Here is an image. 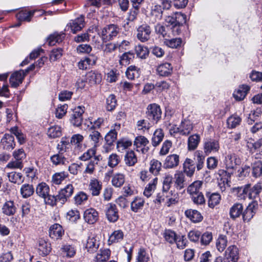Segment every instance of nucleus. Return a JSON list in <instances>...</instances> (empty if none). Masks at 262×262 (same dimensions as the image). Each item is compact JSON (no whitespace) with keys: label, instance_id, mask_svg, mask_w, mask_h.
Returning a JSON list of instances; mask_svg holds the SVG:
<instances>
[{"label":"nucleus","instance_id":"1","mask_svg":"<svg viewBox=\"0 0 262 262\" xmlns=\"http://www.w3.org/2000/svg\"><path fill=\"white\" fill-rule=\"evenodd\" d=\"M262 190V184L260 183H257L253 186L251 187V184H247L244 187L239 188L238 193L241 192L238 197L241 199H246L248 197L249 199L254 200L258 196L259 194Z\"/></svg>","mask_w":262,"mask_h":262},{"label":"nucleus","instance_id":"2","mask_svg":"<svg viewBox=\"0 0 262 262\" xmlns=\"http://www.w3.org/2000/svg\"><path fill=\"white\" fill-rule=\"evenodd\" d=\"M50 187L44 182L38 184L36 188V193L43 198L46 204L54 206L56 205V199L54 195L49 194Z\"/></svg>","mask_w":262,"mask_h":262},{"label":"nucleus","instance_id":"3","mask_svg":"<svg viewBox=\"0 0 262 262\" xmlns=\"http://www.w3.org/2000/svg\"><path fill=\"white\" fill-rule=\"evenodd\" d=\"M120 31V28L116 25L111 24L106 26L101 31V38L103 42L114 39Z\"/></svg>","mask_w":262,"mask_h":262},{"label":"nucleus","instance_id":"4","mask_svg":"<svg viewBox=\"0 0 262 262\" xmlns=\"http://www.w3.org/2000/svg\"><path fill=\"white\" fill-rule=\"evenodd\" d=\"M146 114L149 120L157 123L161 118L162 111L159 105L152 103L148 105Z\"/></svg>","mask_w":262,"mask_h":262},{"label":"nucleus","instance_id":"5","mask_svg":"<svg viewBox=\"0 0 262 262\" xmlns=\"http://www.w3.org/2000/svg\"><path fill=\"white\" fill-rule=\"evenodd\" d=\"M74 187L71 184H69L65 187L61 189L58 194L55 196L56 199V203L59 201L61 204L66 202L68 199L70 198L74 192Z\"/></svg>","mask_w":262,"mask_h":262},{"label":"nucleus","instance_id":"6","mask_svg":"<svg viewBox=\"0 0 262 262\" xmlns=\"http://www.w3.org/2000/svg\"><path fill=\"white\" fill-rule=\"evenodd\" d=\"M84 26V18L83 16L77 17L71 20L66 26L64 31H70L73 33H76L80 31Z\"/></svg>","mask_w":262,"mask_h":262},{"label":"nucleus","instance_id":"7","mask_svg":"<svg viewBox=\"0 0 262 262\" xmlns=\"http://www.w3.org/2000/svg\"><path fill=\"white\" fill-rule=\"evenodd\" d=\"M137 37L140 41L144 42L149 39L151 28L148 25L144 24L140 25L137 28Z\"/></svg>","mask_w":262,"mask_h":262},{"label":"nucleus","instance_id":"8","mask_svg":"<svg viewBox=\"0 0 262 262\" xmlns=\"http://www.w3.org/2000/svg\"><path fill=\"white\" fill-rule=\"evenodd\" d=\"M105 213L106 217L110 222L115 223L119 219L118 210L114 204L108 203L106 205Z\"/></svg>","mask_w":262,"mask_h":262},{"label":"nucleus","instance_id":"9","mask_svg":"<svg viewBox=\"0 0 262 262\" xmlns=\"http://www.w3.org/2000/svg\"><path fill=\"white\" fill-rule=\"evenodd\" d=\"M220 148L217 140L214 139H206L204 143V150L206 155L217 152Z\"/></svg>","mask_w":262,"mask_h":262},{"label":"nucleus","instance_id":"10","mask_svg":"<svg viewBox=\"0 0 262 262\" xmlns=\"http://www.w3.org/2000/svg\"><path fill=\"white\" fill-rule=\"evenodd\" d=\"M238 258V250L236 246H229L225 251L224 262H237Z\"/></svg>","mask_w":262,"mask_h":262},{"label":"nucleus","instance_id":"11","mask_svg":"<svg viewBox=\"0 0 262 262\" xmlns=\"http://www.w3.org/2000/svg\"><path fill=\"white\" fill-rule=\"evenodd\" d=\"M83 113L84 107L79 106L75 108L70 119L71 123L75 126H80L83 122L82 115Z\"/></svg>","mask_w":262,"mask_h":262},{"label":"nucleus","instance_id":"12","mask_svg":"<svg viewBox=\"0 0 262 262\" xmlns=\"http://www.w3.org/2000/svg\"><path fill=\"white\" fill-rule=\"evenodd\" d=\"M112 127L113 128L105 136V141L108 146L112 145L117 140L118 131L120 130L121 125L119 123H115Z\"/></svg>","mask_w":262,"mask_h":262},{"label":"nucleus","instance_id":"13","mask_svg":"<svg viewBox=\"0 0 262 262\" xmlns=\"http://www.w3.org/2000/svg\"><path fill=\"white\" fill-rule=\"evenodd\" d=\"M102 188V183L96 178L90 180L88 189L92 196H98Z\"/></svg>","mask_w":262,"mask_h":262},{"label":"nucleus","instance_id":"14","mask_svg":"<svg viewBox=\"0 0 262 262\" xmlns=\"http://www.w3.org/2000/svg\"><path fill=\"white\" fill-rule=\"evenodd\" d=\"M180 163L179 156L171 154L167 156L164 161V167L166 169H172L177 167Z\"/></svg>","mask_w":262,"mask_h":262},{"label":"nucleus","instance_id":"15","mask_svg":"<svg viewBox=\"0 0 262 262\" xmlns=\"http://www.w3.org/2000/svg\"><path fill=\"white\" fill-rule=\"evenodd\" d=\"M25 76V72L23 70L16 71L13 73L9 79L11 86L12 88H17L22 83Z\"/></svg>","mask_w":262,"mask_h":262},{"label":"nucleus","instance_id":"16","mask_svg":"<svg viewBox=\"0 0 262 262\" xmlns=\"http://www.w3.org/2000/svg\"><path fill=\"white\" fill-rule=\"evenodd\" d=\"M1 144L5 150L8 151L12 150L15 146L13 136L6 134L1 139Z\"/></svg>","mask_w":262,"mask_h":262},{"label":"nucleus","instance_id":"17","mask_svg":"<svg viewBox=\"0 0 262 262\" xmlns=\"http://www.w3.org/2000/svg\"><path fill=\"white\" fill-rule=\"evenodd\" d=\"M240 162L239 159L237 158L236 155L233 154H230L225 157L224 164L226 168L229 170H233L236 165Z\"/></svg>","mask_w":262,"mask_h":262},{"label":"nucleus","instance_id":"18","mask_svg":"<svg viewBox=\"0 0 262 262\" xmlns=\"http://www.w3.org/2000/svg\"><path fill=\"white\" fill-rule=\"evenodd\" d=\"M195 166L194 161L189 158H186L183 164V172L187 177H191L195 171Z\"/></svg>","mask_w":262,"mask_h":262},{"label":"nucleus","instance_id":"19","mask_svg":"<svg viewBox=\"0 0 262 262\" xmlns=\"http://www.w3.org/2000/svg\"><path fill=\"white\" fill-rule=\"evenodd\" d=\"M83 217L86 223L93 224L98 220V213L94 208H89L84 211Z\"/></svg>","mask_w":262,"mask_h":262},{"label":"nucleus","instance_id":"20","mask_svg":"<svg viewBox=\"0 0 262 262\" xmlns=\"http://www.w3.org/2000/svg\"><path fill=\"white\" fill-rule=\"evenodd\" d=\"M64 234V230L61 225L58 224L53 225L50 228V236L54 239L61 238Z\"/></svg>","mask_w":262,"mask_h":262},{"label":"nucleus","instance_id":"21","mask_svg":"<svg viewBox=\"0 0 262 262\" xmlns=\"http://www.w3.org/2000/svg\"><path fill=\"white\" fill-rule=\"evenodd\" d=\"M250 89L248 85L243 84L239 86L238 89L234 92L233 96L237 101L243 100L249 91Z\"/></svg>","mask_w":262,"mask_h":262},{"label":"nucleus","instance_id":"22","mask_svg":"<svg viewBox=\"0 0 262 262\" xmlns=\"http://www.w3.org/2000/svg\"><path fill=\"white\" fill-rule=\"evenodd\" d=\"M185 177L182 171H176L174 175V184L175 187L181 190L185 187Z\"/></svg>","mask_w":262,"mask_h":262},{"label":"nucleus","instance_id":"23","mask_svg":"<svg viewBox=\"0 0 262 262\" xmlns=\"http://www.w3.org/2000/svg\"><path fill=\"white\" fill-rule=\"evenodd\" d=\"M186 216L193 223H199L203 220L201 213L196 210L187 209L185 211Z\"/></svg>","mask_w":262,"mask_h":262},{"label":"nucleus","instance_id":"24","mask_svg":"<svg viewBox=\"0 0 262 262\" xmlns=\"http://www.w3.org/2000/svg\"><path fill=\"white\" fill-rule=\"evenodd\" d=\"M172 71V67L170 63L165 62L158 66L157 72L160 76H168Z\"/></svg>","mask_w":262,"mask_h":262},{"label":"nucleus","instance_id":"25","mask_svg":"<svg viewBox=\"0 0 262 262\" xmlns=\"http://www.w3.org/2000/svg\"><path fill=\"white\" fill-rule=\"evenodd\" d=\"M52 163L55 166L66 165L69 163L68 159L64 156L63 152H58L50 157Z\"/></svg>","mask_w":262,"mask_h":262},{"label":"nucleus","instance_id":"26","mask_svg":"<svg viewBox=\"0 0 262 262\" xmlns=\"http://www.w3.org/2000/svg\"><path fill=\"white\" fill-rule=\"evenodd\" d=\"M124 162L127 166H134L138 162L135 152L132 150L127 151L124 155Z\"/></svg>","mask_w":262,"mask_h":262},{"label":"nucleus","instance_id":"27","mask_svg":"<svg viewBox=\"0 0 262 262\" xmlns=\"http://www.w3.org/2000/svg\"><path fill=\"white\" fill-rule=\"evenodd\" d=\"M185 15L180 13H176L173 16H168L166 19V21L169 24L170 28L176 24H182L183 22L181 21L183 19L185 23Z\"/></svg>","mask_w":262,"mask_h":262},{"label":"nucleus","instance_id":"28","mask_svg":"<svg viewBox=\"0 0 262 262\" xmlns=\"http://www.w3.org/2000/svg\"><path fill=\"white\" fill-rule=\"evenodd\" d=\"M149 143L148 139L144 136H140L136 138L134 141V145L137 148H141V150L143 153L147 151L148 148L145 147Z\"/></svg>","mask_w":262,"mask_h":262},{"label":"nucleus","instance_id":"29","mask_svg":"<svg viewBox=\"0 0 262 262\" xmlns=\"http://www.w3.org/2000/svg\"><path fill=\"white\" fill-rule=\"evenodd\" d=\"M100 160V156H95L93 159H91L86 164V168L83 172L84 173L92 174L95 170V167L98 164Z\"/></svg>","mask_w":262,"mask_h":262},{"label":"nucleus","instance_id":"30","mask_svg":"<svg viewBox=\"0 0 262 262\" xmlns=\"http://www.w3.org/2000/svg\"><path fill=\"white\" fill-rule=\"evenodd\" d=\"M38 250L40 255L46 256L48 255L51 250L50 244L43 239L39 240L38 242Z\"/></svg>","mask_w":262,"mask_h":262},{"label":"nucleus","instance_id":"31","mask_svg":"<svg viewBox=\"0 0 262 262\" xmlns=\"http://www.w3.org/2000/svg\"><path fill=\"white\" fill-rule=\"evenodd\" d=\"M99 241L95 237H89L87 239L86 248L88 251L93 253L98 249Z\"/></svg>","mask_w":262,"mask_h":262},{"label":"nucleus","instance_id":"32","mask_svg":"<svg viewBox=\"0 0 262 262\" xmlns=\"http://www.w3.org/2000/svg\"><path fill=\"white\" fill-rule=\"evenodd\" d=\"M64 38V34L62 32H54L51 34L48 38V42L49 46H54L56 43L61 42Z\"/></svg>","mask_w":262,"mask_h":262},{"label":"nucleus","instance_id":"33","mask_svg":"<svg viewBox=\"0 0 262 262\" xmlns=\"http://www.w3.org/2000/svg\"><path fill=\"white\" fill-rule=\"evenodd\" d=\"M206 195L208 198V205L210 208H213L220 203L221 195L219 193L207 192Z\"/></svg>","mask_w":262,"mask_h":262},{"label":"nucleus","instance_id":"34","mask_svg":"<svg viewBox=\"0 0 262 262\" xmlns=\"http://www.w3.org/2000/svg\"><path fill=\"white\" fill-rule=\"evenodd\" d=\"M180 135L183 136L188 135L193 128L192 123L189 120H184L180 125Z\"/></svg>","mask_w":262,"mask_h":262},{"label":"nucleus","instance_id":"35","mask_svg":"<svg viewBox=\"0 0 262 262\" xmlns=\"http://www.w3.org/2000/svg\"><path fill=\"white\" fill-rule=\"evenodd\" d=\"M34 192V189L32 185L24 184L20 188V193L23 198H28L31 196Z\"/></svg>","mask_w":262,"mask_h":262},{"label":"nucleus","instance_id":"36","mask_svg":"<svg viewBox=\"0 0 262 262\" xmlns=\"http://www.w3.org/2000/svg\"><path fill=\"white\" fill-rule=\"evenodd\" d=\"M203 182L201 181H195L191 183L187 188V192L190 195L201 193L200 189L202 186Z\"/></svg>","mask_w":262,"mask_h":262},{"label":"nucleus","instance_id":"37","mask_svg":"<svg viewBox=\"0 0 262 262\" xmlns=\"http://www.w3.org/2000/svg\"><path fill=\"white\" fill-rule=\"evenodd\" d=\"M35 11L21 10L16 14V18L19 21H26L29 22L33 16Z\"/></svg>","mask_w":262,"mask_h":262},{"label":"nucleus","instance_id":"38","mask_svg":"<svg viewBox=\"0 0 262 262\" xmlns=\"http://www.w3.org/2000/svg\"><path fill=\"white\" fill-rule=\"evenodd\" d=\"M243 211V205L240 203H235L230 208V217L233 219L238 217L242 214Z\"/></svg>","mask_w":262,"mask_h":262},{"label":"nucleus","instance_id":"39","mask_svg":"<svg viewBox=\"0 0 262 262\" xmlns=\"http://www.w3.org/2000/svg\"><path fill=\"white\" fill-rule=\"evenodd\" d=\"M124 237V233L121 230L114 231L109 236L108 244L118 243L121 241Z\"/></svg>","mask_w":262,"mask_h":262},{"label":"nucleus","instance_id":"40","mask_svg":"<svg viewBox=\"0 0 262 262\" xmlns=\"http://www.w3.org/2000/svg\"><path fill=\"white\" fill-rule=\"evenodd\" d=\"M16 211V208L13 201H7L3 205L2 212L6 215L10 216L13 215Z\"/></svg>","mask_w":262,"mask_h":262},{"label":"nucleus","instance_id":"41","mask_svg":"<svg viewBox=\"0 0 262 262\" xmlns=\"http://www.w3.org/2000/svg\"><path fill=\"white\" fill-rule=\"evenodd\" d=\"M164 134L161 128L157 129L154 133L151 144L154 147L157 146L163 139Z\"/></svg>","mask_w":262,"mask_h":262},{"label":"nucleus","instance_id":"42","mask_svg":"<svg viewBox=\"0 0 262 262\" xmlns=\"http://www.w3.org/2000/svg\"><path fill=\"white\" fill-rule=\"evenodd\" d=\"M86 79L90 84H95L101 82V75L98 73L91 71L86 74Z\"/></svg>","mask_w":262,"mask_h":262},{"label":"nucleus","instance_id":"43","mask_svg":"<svg viewBox=\"0 0 262 262\" xmlns=\"http://www.w3.org/2000/svg\"><path fill=\"white\" fill-rule=\"evenodd\" d=\"M9 181L11 183L20 184L24 182V179L21 173L12 171L7 174Z\"/></svg>","mask_w":262,"mask_h":262},{"label":"nucleus","instance_id":"44","mask_svg":"<svg viewBox=\"0 0 262 262\" xmlns=\"http://www.w3.org/2000/svg\"><path fill=\"white\" fill-rule=\"evenodd\" d=\"M157 182L158 179L155 178L146 185L143 192V194L145 196L149 198L152 195L156 188Z\"/></svg>","mask_w":262,"mask_h":262},{"label":"nucleus","instance_id":"45","mask_svg":"<svg viewBox=\"0 0 262 262\" xmlns=\"http://www.w3.org/2000/svg\"><path fill=\"white\" fill-rule=\"evenodd\" d=\"M170 37H166L164 39V44L170 48H178L181 46L182 40L181 38H175L170 39Z\"/></svg>","mask_w":262,"mask_h":262},{"label":"nucleus","instance_id":"46","mask_svg":"<svg viewBox=\"0 0 262 262\" xmlns=\"http://www.w3.org/2000/svg\"><path fill=\"white\" fill-rule=\"evenodd\" d=\"M162 169V163L156 159H152L150 162L149 172L155 176L159 174Z\"/></svg>","mask_w":262,"mask_h":262},{"label":"nucleus","instance_id":"47","mask_svg":"<svg viewBox=\"0 0 262 262\" xmlns=\"http://www.w3.org/2000/svg\"><path fill=\"white\" fill-rule=\"evenodd\" d=\"M262 114V108L260 107L251 111L247 119V123L249 124H252L255 120L258 119Z\"/></svg>","mask_w":262,"mask_h":262},{"label":"nucleus","instance_id":"48","mask_svg":"<svg viewBox=\"0 0 262 262\" xmlns=\"http://www.w3.org/2000/svg\"><path fill=\"white\" fill-rule=\"evenodd\" d=\"M200 141V137L194 134L190 136L188 139V149L189 150H193L196 149Z\"/></svg>","mask_w":262,"mask_h":262},{"label":"nucleus","instance_id":"49","mask_svg":"<svg viewBox=\"0 0 262 262\" xmlns=\"http://www.w3.org/2000/svg\"><path fill=\"white\" fill-rule=\"evenodd\" d=\"M62 253L66 254L67 257H73L75 256L76 249L74 245L66 244L63 245L61 248Z\"/></svg>","mask_w":262,"mask_h":262},{"label":"nucleus","instance_id":"50","mask_svg":"<svg viewBox=\"0 0 262 262\" xmlns=\"http://www.w3.org/2000/svg\"><path fill=\"white\" fill-rule=\"evenodd\" d=\"M125 73L127 78L132 80L140 76V69L135 66H130L127 69Z\"/></svg>","mask_w":262,"mask_h":262},{"label":"nucleus","instance_id":"51","mask_svg":"<svg viewBox=\"0 0 262 262\" xmlns=\"http://www.w3.org/2000/svg\"><path fill=\"white\" fill-rule=\"evenodd\" d=\"M111 251L108 249L100 250L95 257L96 262H105L110 257Z\"/></svg>","mask_w":262,"mask_h":262},{"label":"nucleus","instance_id":"52","mask_svg":"<svg viewBox=\"0 0 262 262\" xmlns=\"http://www.w3.org/2000/svg\"><path fill=\"white\" fill-rule=\"evenodd\" d=\"M125 182V176L120 173L115 174L112 179V185L116 187H120Z\"/></svg>","mask_w":262,"mask_h":262},{"label":"nucleus","instance_id":"53","mask_svg":"<svg viewBox=\"0 0 262 262\" xmlns=\"http://www.w3.org/2000/svg\"><path fill=\"white\" fill-rule=\"evenodd\" d=\"M170 26H164L160 24H157L155 27V32L157 34L161 35L165 39L166 37H170V36L168 33V30H169Z\"/></svg>","mask_w":262,"mask_h":262},{"label":"nucleus","instance_id":"54","mask_svg":"<svg viewBox=\"0 0 262 262\" xmlns=\"http://www.w3.org/2000/svg\"><path fill=\"white\" fill-rule=\"evenodd\" d=\"M68 176V173L65 171L56 172L52 176V182L55 185L60 184Z\"/></svg>","mask_w":262,"mask_h":262},{"label":"nucleus","instance_id":"55","mask_svg":"<svg viewBox=\"0 0 262 262\" xmlns=\"http://www.w3.org/2000/svg\"><path fill=\"white\" fill-rule=\"evenodd\" d=\"M132 144V142L127 139L123 138L120 139L117 143V148L119 152H123Z\"/></svg>","mask_w":262,"mask_h":262},{"label":"nucleus","instance_id":"56","mask_svg":"<svg viewBox=\"0 0 262 262\" xmlns=\"http://www.w3.org/2000/svg\"><path fill=\"white\" fill-rule=\"evenodd\" d=\"M83 136L80 134H77L72 136L71 139V143L73 145L79 149L82 148L83 146Z\"/></svg>","mask_w":262,"mask_h":262},{"label":"nucleus","instance_id":"57","mask_svg":"<svg viewBox=\"0 0 262 262\" xmlns=\"http://www.w3.org/2000/svg\"><path fill=\"white\" fill-rule=\"evenodd\" d=\"M134 53L131 51L123 53L120 57L119 62L121 65L128 64L134 58Z\"/></svg>","mask_w":262,"mask_h":262},{"label":"nucleus","instance_id":"58","mask_svg":"<svg viewBox=\"0 0 262 262\" xmlns=\"http://www.w3.org/2000/svg\"><path fill=\"white\" fill-rule=\"evenodd\" d=\"M135 52L137 56L141 59L146 58L149 54L148 48L141 45L136 46Z\"/></svg>","mask_w":262,"mask_h":262},{"label":"nucleus","instance_id":"59","mask_svg":"<svg viewBox=\"0 0 262 262\" xmlns=\"http://www.w3.org/2000/svg\"><path fill=\"white\" fill-rule=\"evenodd\" d=\"M255 206L254 205H250L242 213L244 221L249 222L255 214Z\"/></svg>","mask_w":262,"mask_h":262},{"label":"nucleus","instance_id":"60","mask_svg":"<svg viewBox=\"0 0 262 262\" xmlns=\"http://www.w3.org/2000/svg\"><path fill=\"white\" fill-rule=\"evenodd\" d=\"M88 199V195L83 191L78 192L74 196V203L76 205L84 204Z\"/></svg>","mask_w":262,"mask_h":262},{"label":"nucleus","instance_id":"61","mask_svg":"<svg viewBox=\"0 0 262 262\" xmlns=\"http://www.w3.org/2000/svg\"><path fill=\"white\" fill-rule=\"evenodd\" d=\"M252 169L253 177L255 178L260 177L262 174V162L258 160L254 162L252 164Z\"/></svg>","mask_w":262,"mask_h":262},{"label":"nucleus","instance_id":"62","mask_svg":"<svg viewBox=\"0 0 262 262\" xmlns=\"http://www.w3.org/2000/svg\"><path fill=\"white\" fill-rule=\"evenodd\" d=\"M144 204V201L140 198H136L131 203V209L134 212H137L139 210L142 209Z\"/></svg>","mask_w":262,"mask_h":262},{"label":"nucleus","instance_id":"63","mask_svg":"<svg viewBox=\"0 0 262 262\" xmlns=\"http://www.w3.org/2000/svg\"><path fill=\"white\" fill-rule=\"evenodd\" d=\"M227 242L226 236L223 235L219 236L216 243V247L219 252H222L225 250L227 245Z\"/></svg>","mask_w":262,"mask_h":262},{"label":"nucleus","instance_id":"64","mask_svg":"<svg viewBox=\"0 0 262 262\" xmlns=\"http://www.w3.org/2000/svg\"><path fill=\"white\" fill-rule=\"evenodd\" d=\"M241 118L237 115H233L229 117L227 120V123L228 127L230 128H233L239 125L241 122Z\"/></svg>","mask_w":262,"mask_h":262}]
</instances>
